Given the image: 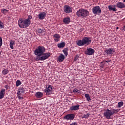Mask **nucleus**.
I'll use <instances>...</instances> for the list:
<instances>
[{"label": "nucleus", "mask_w": 125, "mask_h": 125, "mask_svg": "<svg viewBox=\"0 0 125 125\" xmlns=\"http://www.w3.org/2000/svg\"><path fill=\"white\" fill-rule=\"evenodd\" d=\"M63 22L65 25H68L71 22V19L69 17H65L63 19Z\"/></svg>", "instance_id": "15"}, {"label": "nucleus", "mask_w": 125, "mask_h": 125, "mask_svg": "<svg viewBox=\"0 0 125 125\" xmlns=\"http://www.w3.org/2000/svg\"><path fill=\"white\" fill-rule=\"evenodd\" d=\"M77 122H74L72 123L71 124H70V125H77Z\"/></svg>", "instance_id": "40"}, {"label": "nucleus", "mask_w": 125, "mask_h": 125, "mask_svg": "<svg viewBox=\"0 0 125 125\" xmlns=\"http://www.w3.org/2000/svg\"><path fill=\"white\" fill-rule=\"evenodd\" d=\"M31 19H32V16L29 15V16H28V18H27V19H25V20L29 21V22H31V21H30V20H31Z\"/></svg>", "instance_id": "34"}, {"label": "nucleus", "mask_w": 125, "mask_h": 125, "mask_svg": "<svg viewBox=\"0 0 125 125\" xmlns=\"http://www.w3.org/2000/svg\"><path fill=\"white\" fill-rule=\"evenodd\" d=\"M80 109V105H74L70 107V110L71 111H77Z\"/></svg>", "instance_id": "20"}, {"label": "nucleus", "mask_w": 125, "mask_h": 125, "mask_svg": "<svg viewBox=\"0 0 125 125\" xmlns=\"http://www.w3.org/2000/svg\"><path fill=\"white\" fill-rule=\"evenodd\" d=\"M85 98H88V97H90V96H89V94H85L84 95Z\"/></svg>", "instance_id": "38"}, {"label": "nucleus", "mask_w": 125, "mask_h": 125, "mask_svg": "<svg viewBox=\"0 0 125 125\" xmlns=\"http://www.w3.org/2000/svg\"><path fill=\"white\" fill-rule=\"evenodd\" d=\"M15 44V41L11 40L10 42V47L11 49H14L13 45Z\"/></svg>", "instance_id": "24"}, {"label": "nucleus", "mask_w": 125, "mask_h": 125, "mask_svg": "<svg viewBox=\"0 0 125 125\" xmlns=\"http://www.w3.org/2000/svg\"><path fill=\"white\" fill-rule=\"evenodd\" d=\"M117 106L118 108H121V107H123V106H124V102H119Z\"/></svg>", "instance_id": "28"}, {"label": "nucleus", "mask_w": 125, "mask_h": 125, "mask_svg": "<svg viewBox=\"0 0 125 125\" xmlns=\"http://www.w3.org/2000/svg\"><path fill=\"white\" fill-rule=\"evenodd\" d=\"M87 101H91V99H90V97H89L88 98H86Z\"/></svg>", "instance_id": "41"}, {"label": "nucleus", "mask_w": 125, "mask_h": 125, "mask_svg": "<svg viewBox=\"0 0 125 125\" xmlns=\"http://www.w3.org/2000/svg\"><path fill=\"white\" fill-rule=\"evenodd\" d=\"M119 112L118 109H112V110H110L109 109H107L104 113V116L106 119L107 120H110L111 119V116H113L114 114H117Z\"/></svg>", "instance_id": "4"}, {"label": "nucleus", "mask_w": 125, "mask_h": 125, "mask_svg": "<svg viewBox=\"0 0 125 125\" xmlns=\"http://www.w3.org/2000/svg\"><path fill=\"white\" fill-rule=\"evenodd\" d=\"M101 64H102V65L101 66V68H104V65H105V63H102V62H101Z\"/></svg>", "instance_id": "39"}, {"label": "nucleus", "mask_w": 125, "mask_h": 125, "mask_svg": "<svg viewBox=\"0 0 125 125\" xmlns=\"http://www.w3.org/2000/svg\"><path fill=\"white\" fill-rule=\"evenodd\" d=\"M116 29L118 30V29H119V27H117L116 28Z\"/></svg>", "instance_id": "45"}, {"label": "nucleus", "mask_w": 125, "mask_h": 125, "mask_svg": "<svg viewBox=\"0 0 125 125\" xmlns=\"http://www.w3.org/2000/svg\"><path fill=\"white\" fill-rule=\"evenodd\" d=\"M105 62H106V63H109V62H111V60H107V61H103V62H102V63H105Z\"/></svg>", "instance_id": "36"}, {"label": "nucleus", "mask_w": 125, "mask_h": 125, "mask_svg": "<svg viewBox=\"0 0 125 125\" xmlns=\"http://www.w3.org/2000/svg\"><path fill=\"white\" fill-rule=\"evenodd\" d=\"M74 119H75V114L73 113L67 114L63 117V120L66 121H73Z\"/></svg>", "instance_id": "10"}, {"label": "nucleus", "mask_w": 125, "mask_h": 125, "mask_svg": "<svg viewBox=\"0 0 125 125\" xmlns=\"http://www.w3.org/2000/svg\"><path fill=\"white\" fill-rule=\"evenodd\" d=\"M45 48L42 46H39L34 51V54L37 56H41L44 53Z\"/></svg>", "instance_id": "6"}, {"label": "nucleus", "mask_w": 125, "mask_h": 125, "mask_svg": "<svg viewBox=\"0 0 125 125\" xmlns=\"http://www.w3.org/2000/svg\"><path fill=\"white\" fill-rule=\"evenodd\" d=\"M4 25H3V23L1 22V21H0V29H4Z\"/></svg>", "instance_id": "31"}, {"label": "nucleus", "mask_w": 125, "mask_h": 125, "mask_svg": "<svg viewBox=\"0 0 125 125\" xmlns=\"http://www.w3.org/2000/svg\"><path fill=\"white\" fill-rule=\"evenodd\" d=\"M46 16V13L44 12H41L38 15L39 20H43Z\"/></svg>", "instance_id": "11"}, {"label": "nucleus", "mask_w": 125, "mask_h": 125, "mask_svg": "<svg viewBox=\"0 0 125 125\" xmlns=\"http://www.w3.org/2000/svg\"><path fill=\"white\" fill-rule=\"evenodd\" d=\"M8 12V10H6L5 9H2L1 11V12L3 14H6V13H7Z\"/></svg>", "instance_id": "30"}, {"label": "nucleus", "mask_w": 125, "mask_h": 125, "mask_svg": "<svg viewBox=\"0 0 125 125\" xmlns=\"http://www.w3.org/2000/svg\"><path fill=\"white\" fill-rule=\"evenodd\" d=\"M9 71H8V70L7 69H4L2 71V74H3V75H4V76H5V75H7V74H8V72Z\"/></svg>", "instance_id": "26"}, {"label": "nucleus", "mask_w": 125, "mask_h": 125, "mask_svg": "<svg viewBox=\"0 0 125 125\" xmlns=\"http://www.w3.org/2000/svg\"><path fill=\"white\" fill-rule=\"evenodd\" d=\"M94 52H95V50H94V49L92 48H88L85 51V54L87 55H93V54H94Z\"/></svg>", "instance_id": "12"}, {"label": "nucleus", "mask_w": 125, "mask_h": 125, "mask_svg": "<svg viewBox=\"0 0 125 125\" xmlns=\"http://www.w3.org/2000/svg\"><path fill=\"white\" fill-rule=\"evenodd\" d=\"M35 96L37 97V98H42V97L43 96V93H42V92H37L35 94Z\"/></svg>", "instance_id": "19"}, {"label": "nucleus", "mask_w": 125, "mask_h": 125, "mask_svg": "<svg viewBox=\"0 0 125 125\" xmlns=\"http://www.w3.org/2000/svg\"><path fill=\"white\" fill-rule=\"evenodd\" d=\"M44 30L43 29H42L41 28H38L37 29V33H39V34H42V33H44Z\"/></svg>", "instance_id": "29"}, {"label": "nucleus", "mask_w": 125, "mask_h": 125, "mask_svg": "<svg viewBox=\"0 0 125 125\" xmlns=\"http://www.w3.org/2000/svg\"><path fill=\"white\" fill-rule=\"evenodd\" d=\"M19 99H21V97L20 96L19 97Z\"/></svg>", "instance_id": "43"}, {"label": "nucleus", "mask_w": 125, "mask_h": 125, "mask_svg": "<svg viewBox=\"0 0 125 125\" xmlns=\"http://www.w3.org/2000/svg\"><path fill=\"white\" fill-rule=\"evenodd\" d=\"M68 50H69V48L68 47L64 48L62 50V52H63L65 56H68Z\"/></svg>", "instance_id": "25"}, {"label": "nucleus", "mask_w": 125, "mask_h": 125, "mask_svg": "<svg viewBox=\"0 0 125 125\" xmlns=\"http://www.w3.org/2000/svg\"><path fill=\"white\" fill-rule=\"evenodd\" d=\"M4 94H5V89L2 88L0 91V99L4 98Z\"/></svg>", "instance_id": "17"}, {"label": "nucleus", "mask_w": 125, "mask_h": 125, "mask_svg": "<svg viewBox=\"0 0 125 125\" xmlns=\"http://www.w3.org/2000/svg\"><path fill=\"white\" fill-rule=\"evenodd\" d=\"M104 52L107 55H112L115 52V50L113 48H110L105 50Z\"/></svg>", "instance_id": "13"}, {"label": "nucleus", "mask_w": 125, "mask_h": 125, "mask_svg": "<svg viewBox=\"0 0 125 125\" xmlns=\"http://www.w3.org/2000/svg\"><path fill=\"white\" fill-rule=\"evenodd\" d=\"M53 89V86L51 85H46V87L44 90V92H45L46 95H50L52 93V90Z\"/></svg>", "instance_id": "7"}, {"label": "nucleus", "mask_w": 125, "mask_h": 125, "mask_svg": "<svg viewBox=\"0 0 125 125\" xmlns=\"http://www.w3.org/2000/svg\"><path fill=\"white\" fill-rule=\"evenodd\" d=\"M116 7L117 8H120V9H123V8H125V3L122 2H118L116 3L115 5Z\"/></svg>", "instance_id": "14"}, {"label": "nucleus", "mask_w": 125, "mask_h": 125, "mask_svg": "<svg viewBox=\"0 0 125 125\" xmlns=\"http://www.w3.org/2000/svg\"><path fill=\"white\" fill-rule=\"evenodd\" d=\"M51 54L49 52L47 53H43L42 55L39 56H37L35 58V60L36 61H44V60H46V59H48L49 57H50Z\"/></svg>", "instance_id": "5"}, {"label": "nucleus", "mask_w": 125, "mask_h": 125, "mask_svg": "<svg viewBox=\"0 0 125 125\" xmlns=\"http://www.w3.org/2000/svg\"><path fill=\"white\" fill-rule=\"evenodd\" d=\"M91 43V38L90 37H84L82 40H79L76 42V44L79 46H83V45H88Z\"/></svg>", "instance_id": "1"}, {"label": "nucleus", "mask_w": 125, "mask_h": 125, "mask_svg": "<svg viewBox=\"0 0 125 125\" xmlns=\"http://www.w3.org/2000/svg\"><path fill=\"white\" fill-rule=\"evenodd\" d=\"M108 9L109 10L112 11H117V9H116V5H114V7L113 8V6L109 5L108 6Z\"/></svg>", "instance_id": "23"}, {"label": "nucleus", "mask_w": 125, "mask_h": 125, "mask_svg": "<svg viewBox=\"0 0 125 125\" xmlns=\"http://www.w3.org/2000/svg\"><path fill=\"white\" fill-rule=\"evenodd\" d=\"M123 27H124V28H125V25Z\"/></svg>", "instance_id": "46"}, {"label": "nucleus", "mask_w": 125, "mask_h": 125, "mask_svg": "<svg viewBox=\"0 0 125 125\" xmlns=\"http://www.w3.org/2000/svg\"><path fill=\"white\" fill-rule=\"evenodd\" d=\"M4 88L6 89V90H8V89H10V86H9L8 84L5 85L4 86Z\"/></svg>", "instance_id": "32"}, {"label": "nucleus", "mask_w": 125, "mask_h": 125, "mask_svg": "<svg viewBox=\"0 0 125 125\" xmlns=\"http://www.w3.org/2000/svg\"><path fill=\"white\" fill-rule=\"evenodd\" d=\"M0 54H1V53L0 52Z\"/></svg>", "instance_id": "47"}, {"label": "nucleus", "mask_w": 125, "mask_h": 125, "mask_svg": "<svg viewBox=\"0 0 125 125\" xmlns=\"http://www.w3.org/2000/svg\"><path fill=\"white\" fill-rule=\"evenodd\" d=\"M31 24V21H29L28 20H23L22 19H20L18 21V25L20 28H23V29H26L30 26Z\"/></svg>", "instance_id": "3"}, {"label": "nucleus", "mask_w": 125, "mask_h": 125, "mask_svg": "<svg viewBox=\"0 0 125 125\" xmlns=\"http://www.w3.org/2000/svg\"><path fill=\"white\" fill-rule=\"evenodd\" d=\"M63 11L64 12H65V13H67V14L71 13V12L73 11V9L71 6L68 5H65L63 6Z\"/></svg>", "instance_id": "9"}, {"label": "nucleus", "mask_w": 125, "mask_h": 125, "mask_svg": "<svg viewBox=\"0 0 125 125\" xmlns=\"http://www.w3.org/2000/svg\"><path fill=\"white\" fill-rule=\"evenodd\" d=\"M101 8L99 6H95L92 8V12L93 14H96V15H100L101 14Z\"/></svg>", "instance_id": "8"}, {"label": "nucleus", "mask_w": 125, "mask_h": 125, "mask_svg": "<svg viewBox=\"0 0 125 125\" xmlns=\"http://www.w3.org/2000/svg\"><path fill=\"white\" fill-rule=\"evenodd\" d=\"M22 84V83H21V81L20 80H17L16 83V86H19V85H21Z\"/></svg>", "instance_id": "27"}, {"label": "nucleus", "mask_w": 125, "mask_h": 125, "mask_svg": "<svg viewBox=\"0 0 125 125\" xmlns=\"http://www.w3.org/2000/svg\"><path fill=\"white\" fill-rule=\"evenodd\" d=\"M78 58H79V56H76V57L74 59L75 61H77Z\"/></svg>", "instance_id": "42"}, {"label": "nucleus", "mask_w": 125, "mask_h": 125, "mask_svg": "<svg viewBox=\"0 0 125 125\" xmlns=\"http://www.w3.org/2000/svg\"><path fill=\"white\" fill-rule=\"evenodd\" d=\"M123 2H125V0H123Z\"/></svg>", "instance_id": "44"}, {"label": "nucleus", "mask_w": 125, "mask_h": 125, "mask_svg": "<svg viewBox=\"0 0 125 125\" xmlns=\"http://www.w3.org/2000/svg\"><path fill=\"white\" fill-rule=\"evenodd\" d=\"M88 117H89V114L88 113H87L86 114H84L83 115V118H88Z\"/></svg>", "instance_id": "37"}, {"label": "nucleus", "mask_w": 125, "mask_h": 125, "mask_svg": "<svg viewBox=\"0 0 125 125\" xmlns=\"http://www.w3.org/2000/svg\"><path fill=\"white\" fill-rule=\"evenodd\" d=\"M76 14L80 18H86L87 16H89V12L86 9L81 8L76 13Z\"/></svg>", "instance_id": "2"}, {"label": "nucleus", "mask_w": 125, "mask_h": 125, "mask_svg": "<svg viewBox=\"0 0 125 125\" xmlns=\"http://www.w3.org/2000/svg\"><path fill=\"white\" fill-rule=\"evenodd\" d=\"M53 38H54V40L55 42H59V41H60L61 36H60V35L58 34H55L53 35Z\"/></svg>", "instance_id": "16"}, {"label": "nucleus", "mask_w": 125, "mask_h": 125, "mask_svg": "<svg viewBox=\"0 0 125 125\" xmlns=\"http://www.w3.org/2000/svg\"><path fill=\"white\" fill-rule=\"evenodd\" d=\"M65 59V56L63 54H61L58 57V60L59 62H63Z\"/></svg>", "instance_id": "18"}, {"label": "nucleus", "mask_w": 125, "mask_h": 125, "mask_svg": "<svg viewBox=\"0 0 125 125\" xmlns=\"http://www.w3.org/2000/svg\"><path fill=\"white\" fill-rule=\"evenodd\" d=\"M80 90H78V89H75L73 90V92L80 93Z\"/></svg>", "instance_id": "33"}, {"label": "nucleus", "mask_w": 125, "mask_h": 125, "mask_svg": "<svg viewBox=\"0 0 125 125\" xmlns=\"http://www.w3.org/2000/svg\"><path fill=\"white\" fill-rule=\"evenodd\" d=\"M2 45V38L0 37V47Z\"/></svg>", "instance_id": "35"}, {"label": "nucleus", "mask_w": 125, "mask_h": 125, "mask_svg": "<svg viewBox=\"0 0 125 125\" xmlns=\"http://www.w3.org/2000/svg\"><path fill=\"white\" fill-rule=\"evenodd\" d=\"M65 45H66L65 42H62L57 44V46L59 48H63V47H65Z\"/></svg>", "instance_id": "21"}, {"label": "nucleus", "mask_w": 125, "mask_h": 125, "mask_svg": "<svg viewBox=\"0 0 125 125\" xmlns=\"http://www.w3.org/2000/svg\"><path fill=\"white\" fill-rule=\"evenodd\" d=\"M18 92L20 94H24L25 93V89L23 87H21L18 90Z\"/></svg>", "instance_id": "22"}]
</instances>
